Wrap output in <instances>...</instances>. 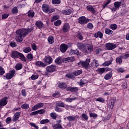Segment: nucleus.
Returning a JSON list of instances; mask_svg holds the SVG:
<instances>
[{"mask_svg":"<svg viewBox=\"0 0 129 129\" xmlns=\"http://www.w3.org/2000/svg\"><path fill=\"white\" fill-rule=\"evenodd\" d=\"M52 127L54 129H62L63 127L61 125V124L57 123L56 124H52Z\"/></svg>","mask_w":129,"mask_h":129,"instance_id":"obj_26","label":"nucleus"},{"mask_svg":"<svg viewBox=\"0 0 129 129\" xmlns=\"http://www.w3.org/2000/svg\"><path fill=\"white\" fill-rule=\"evenodd\" d=\"M9 18V14H4L2 15V19H8Z\"/></svg>","mask_w":129,"mask_h":129,"instance_id":"obj_64","label":"nucleus"},{"mask_svg":"<svg viewBox=\"0 0 129 129\" xmlns=\"http://www.w3.org/2000/svg\"><path fill=\"white\" fill-rule=\"evenodd\" d=\"M23 68V64L21 63H17L15 66V69L16 70H21Z\"/></svg>","mask_w":129,"mask_h":129,"instance_id":"obj_38","label":"nucleus"},{"mask_svg":"<svg viewBox=\"0 0 129 129\" xmlns=\"http://www.w3.org/2000/svg\"><path fill=\"white\" fill-rule=\"evenodd\" d=\"M31 49L30 47H26L23 48V52H24V53H29V52H31Z\"/></svg>","mask_w":129,"mask_h":129,"instance_id":"obj_44","label":"nucleus"},{"mask_svg":"<svg viewBox=\"0 0 129 129\" xmlns=\"http://www.w3.org/2000/svg\"><path fill=\"white\" fill-rule=\"evenodd\" d=\"M66 90L67 91H70V92H77L79 89L77 87H68Z\"/></svg>","mask_w":129,"mask_h":129,"instance_id":"obj_12","label":"nucleus"},{"mask_svg":"<svg viewBox=\"0 0 129 129\" xmlns=\"http://www.w3.org/2000/svg\"><path fill=\"white\" fill-rule=\"evenodd\" d=\"M96 101H99V102H103L105 101L104 99L103 98L99 97L96 100Z\"/></svg>","mask_w":129,"mask_h":129,"instance_id":"obj_59","label":"nucleus"},{"mask_svg":"<svg viewBox=\"0 0 129 129\" xmlns=\"http://www.w3.org/2000/svg\"><path fill=\"white\" fill-rule=\"evenodd\" d=\"M78 23L80 24V25H85V24H87L89 22H90V19L86 18L85 16H82L78 18Z\"/></svg>","mask_w":129,"mask_h":129,"instance_id":"obj_4","label":"nucleus"},{"mask_svg":"<svg viewBox=\"0 0 129 129\" xmlns=\"http://www.w3.org/2000/svg\"><path fill=\"white\" fill-rule=\"evenodd\" d=\"M87 28L90 29H92L93 28V24H92L91 23H89L87 24Z\"/></svg>","mask_w":129,"mask_h":129,"instance_id":"obj_63","label":"nucleus"},{"mask_svg":"<svg viewBox=\"0 0 129 129\" xmlns=\"http://www.w3.org/2000/svg\"><path fill=\"white\" fill-rule=\"evenodd\" d=\"M35 65H36V66H37V67H46V66H47L46 65V63H44L41 61H37L35 63Z\"/></svg>","mask_w":129,"mask_h":129,"instance_id":"obj_23","label":"nucleus"},{"mask_svg":"<svg viewBox=\"0 0 129 129\" xmlns=\"http://www.w3.org/2000/svg\"><path fill=\"white\" fill-rule=\"evenodd\" d=\"M77 37L80 40H83V37L82 36V34H81V33H79L77 34Z\"/></svg>","mask_w":129,"mask_h":129,"instance_id":"obj_53","label":"nucleus"},{"mask_svg":"<svg viewBox=\"0 0 129 129\" xmlns=\"http://www.w3.org/2000/svg\"><path fill=\"white\" fill-rule=\"evenodd\" d=\"M121 6V2H116L114 3V8L111 9V12H116Z\"/></svg>","mask_w":129,"mask_h":129,"instance_id":"obj_7","label":"nucleus"},{"mask_svg":"<svg viewBox=\"0 0 129 129\" xmlns=\"http://www.w3.org/2000/svg\"><path fill=\"white\" fill-rule=\"evenodd\" d=\"M89 116L90 117H93L94 119H95V118H96L97 116H98V115H97V114L95 113L90 112L89 113Z\"/></svg>","mask_w":129,"mask_h":129,"instance_id":"obj_39","label":"nucleus"},{"mask_svg":"<svg viewBox=\"0 0 129 129\" xmlns=\"http://www.w3.org/2000/svg\"><path fill=\"white\" fill-rule=\"evenodd\" d=\"M52 4L53 5H60L61 4V1L60 0H52Z\"/></svg>","mask_w":129,"mask_h":129,"instance_id":"obj_48","label":"nucleus"},{"mask_svg":"<svg viewBox=\"0 0 129 129\" xmlns=\"http://www.w3.org/2000/svg\"><path fill=\"white\" fill-rule=\"evenodd\" d=\"M111 77H112V74H111V73H109L104 76V79H105V80H109Z\"/></svg>","mask_w":129,"mask_h":129,"instance_id":"obj_31","label":"nucleus"},{"mask_svg":"<svg viewBox=\"0 0 129 129\" xmlns=\"http://www.w3.org/2000/svg\"><path fill=\"white\" fill-rule=\"evenodd\" d=\"M43 61L44 63H46V64H48V65L51 64L52 62H53V58L51 57V56H45V57L43 58Z\"/></svg>","mask_w":129,"mask_h":129,"instance_id":"obj_9","label":"nucleus"},{"mask_svg":"<svg viewBox=\"0 0 129 129\" xmlns=\"http://www.w3.org/2000/svg\"><path fill=\"white\" fill-rule=\"evenodd\" d=\"M76 118L74 116H69L67 117V119H68V120H69V121H73L75 120Z\"/></svg>","mask_w":129,"mask_h":129,"instance_id":"obj_45","label":"nucleus"},{"mask_svg":"<svg viewBox=\"0 0 129 129\" xmlns=\"http://www.w3.org/2000/svg\"><path fill=\"white\" fill-rule=\"evenodd\" d=\"M54 62L57 65H61V64H62V57L59 56L57 57L55 59Z\"/></svg>","mask_w":129,"mask_h":129,"instance_id":"obj_24","label":"nucleus"},{"mask_svg":"<svg viewBox=\"0 0 129 129\" xmlns=\"http://www.w3.org/2000/svg\"><path fill=\"white\" fill-rule=\"evenodd\" d=\"M63 61L66 63H67V62H73V61H74V58L72 57H69L64 58L63 59Z\"/></svg>","mask_w":129,"mask_h":129,"instance_id":"obj_29","label":"nucleus"},{"mask_svg":"<svg viewBox=\"0 0 129 129\" xmlns=\"http://www.w3.org/2000/svg\"><path fill=\"white\" fill-rule=\"evenodd\" d=\"M47 40L49 44H53L54 43V37L53 36H49Z\"/></svg>","mask_w":129,"mask_h":129,"instance_id":"obj_35","label":"nucleus"},{"mask_svg":"<svg viewBox=\"0 0 129 129\" xmlns=\"http://www.w3.org/2000/svg\"><path fill=\"white\" fill-rule=\"evenodd\" d=\"M60 18V16L58 15H55L52 17L51 19V22H54V21H56V20H59Z\"/></svg>","mask_w":129,"mask_h":129,"instance_id":"obj_49","label":"nucleus"},{"mask_svg":"<svg viewBox=\"0 0 129 129\" xmlns=\"http://www.w3.org/2000/svg\"><path fill=\"white\" fill-rule=\"evenodd\" d=\"M55 106H57L58 107H65V103L62 101H59L55 102Z\"/></svg>","mask_w":129,"mask_h":129,"instance_id":"obj_19","label":"nucleus"},{"mask_svg":"<svg viewBox=\"0 0 129 129\" xmlns=\"http://www.w3.org/2000/svg\"><path fill=\"white\" fill-rule=\"evenodd\" d=\"M110 28L113 31H114L117 29V25L115 24H111L110 26Z\"/></svg>","mask_w":129,"mask_h":129,"instance_id":"obj_36","label":"nucleus"},{"mask_svg":"<svg viewBox=\"0 0 129 129\" xmlns=\"http://www.w3.org/2000/svg\"><path fill=\"white\" fill-rule=\"evenodd\" d=\"M116 100L115 99H111L109 101L108 107L110 109H113L114 106V104L115 103Z\"/></svg>","mask_w":129,"mask_h":129,"instance_id":"obj_11","label":"nucleus"},{"mask_svg":"<svg viewBox=\"0 0 129 129\" xmlns=\"http://www.w3.org/2000/svg\"><path fill=\"white\" fill-rule=\"evenodd\" d=\"M11 57L12 58H13V59H17V58L20 57L22 61H23L24 62H26V61H27L25 55H24L23 53L19 52L18 51H17L16 50L12 51Z\"/></svg>","mask_w":129,"mask_h":129,"instance_id":"obj_2","label":"nucleus"},{"mask_svg":"<svg viewBox=\"0 0 129 129\" xmlns=\"http://www.w3.org/2000/svg\"><path fill=\"white\" fill-rule=\"evenodd\" d=\"M82 73V70H78L77 71L74 72L73 74L75 76H77L78 75H80Z\"/></svg>","mask_w":129,"mask_h":129,"instance_id":"obj_43","label":"nucleus"},{"mask_svg":"<svg viewBox=\"0 0 129 129\" xmlns=\"http://www.w3.org/2000/svg\"><path fill=\"white\" fill-rule=\"evenodd\" d=\"M37 112L38 114H43V113H45V110L44 109L38 110Z\"/></svg>","mask_w":129,"mask_h":129,"instance_id":"obj_62","label":"nucleus"},{"mask_svg":"<svg viewBox=\"0 0 129 129\" xmlns=\"http://www.w3.org/2000/svg\"><path fill=\"white\" fill-rule=\"evenodd\" d=\"M50 116L52 119H56L57 118V114L55 112H51L50 114Z\"/></svg>","mask_w":129,"mask_h":129,"instance_id":"obj_37","label":"nucleus"},{"mask_svg":"<svg viewBox=\"0 0 129 129\" xmlns=\"http://www.w3.org/2000/svg\"><path fill=\"white\" fill-rule=\"evenodd\" d=\"M6 104H8V97H5L0 100V107L5 106Z\"/></svg>","mask_w":129,"mask_h":129,"instance_id":"obj_13","label":"nucleus"},{"mask_svg":"<svg viewBox=\"0 0 129 129\" xmlns=\"http://www.w3.org/2000/svg\"><path fill=\"white\" fill-rule=\"evenodd\" d=\"M34 30V26L31 25L30 28H23L20 30H18L16 31V36L15 39L17 42L19 43H22L23 42V37H26L29 33H31Z\"/></svg>","mask_w":129,"mask_h":129,"instance_id":"obj_1","label":"nucleus"},{"mask_svg":"<svg viewBox=\"0 0 129 129\" xmlns=\"http://www.w3.org/2000/svg\"><path fill=\"white\" fill-rule=\"evenodd\" d=\"M93 62L97 68L98 67V66H99V64H98V61H97V60L95 59H93Z\"/></svg>","mask_w":129,"mask_h":129,"instance_id":"obj_61","label":"nucleus"},{"mask_svg":"<svg viewBox=\"0 0 129 129\" xmlns=\"http://www.w3.org/2000/svg\"><path fill=\"white\" fill-rule=\"evenodd\" d=\"M54 110L57 112H62L63 111V110H62V108H59V107L57 106H55L54 108Z\"/></svg>","mask_w":129,"mask_h":129,"instance_id":"obj_50","label":"nucleus"},{"mask_svg":"<svg viewBox=\"0 0 129 129\" xmlns=\"http://www.w3.org/2000/svg\"><path fill=\"white\" fill-rule=\"evenodd\" d=\"M78 47L80 50H82V51L84 52V50L85 49V47H86V46H85V44L83 43H78Z\"/></svg>","mask_w":129,"mask_h":129,"instance_id":"obj_25","label":"nucleus"},{"mask_svg":"<svg viewBox=\"0 0 129 129\" xmlns=\"http://www.w3.org/2000/svg\"><path fill=\"white\" fill-rule=\"evenodd\" d=\"M22 95L24 96V97H26L27 96V93L26 92V90L22 89L21 91Z\"/></svg>","mask_w":129,"mask_h":129,"instance_id":"obj_57","label":"nucleus"},{"mask_svg":"<svg viewBox=\"0 0 129 129\" xmlns=\"http://www.w3.org/2000/svg\"><path fill=\"white\" fill-rule=\"evenodd\" d=\"M43 12L44 13H49L50 12V7L47 4H43L42 6Z\"/></svg>","mask_w":129,"mask_h":129,"instance_id":"obj_15","label":"nucleus"},{"mask_svg":"<svg viewBox=\"0 0 129 129\" xmlns=\"http://www.w3.org/2000/svg\"><path fill=\"white\" fill-rule=\"evenodd\" d=\"M67 49H68V45L66 44L62 43L60 45V51L61 53H65Z\"/></svg>","mask_w":129,"mask_h":129,"instance_id":"obj_14","label":"nucleus"},{"mask_svg":"<svg viewBox=\"0 0 129 129\" xmlns=\"http://www.w3.org/2000/svg\"><path fill=\"white\" fill-rule=\"evenodd\" d=\"M69 29H70V25L68 23H65L62 26V31L64 33H67L69 31Z\"/></svg>","mask_w":129,"mask_h":129,"instance_id":"obj_16","label":"nucleus"},{"mask_svg":"<svg viewBox=\"0 0 129 129\" xmlns=\"http://www.w3.org/2000/svg\"><path fill=\"white\" fill-rule=\"evenodd\" d=\"M63 15H69L71 14V10L70 9L65 10L62 11Z\"/></svg>","mask_w":129,"mask_h":129,"instance_id":"obj_41","label":"nucleus"},{"mask_svg":"<svg viewBox=\"0 0 129 129\" xmlns=\"http://www.w3.org/2000/svg\"><path fill=\"white\" fill-rule=\"evenodd\" d=\"M27 16L30 18V19H33L35 16V12H33L32 11H29Z\"/></svg>","mask_w":129,"mask_h":129,"instance_id":"obj_30","label":"nucleus"},{"mask_svg":"<svg viewBox=\"0 0 129 129\" xmlns=\"http://www.w3.org/2000/svg\"><path fill=\"white\" fill-rule=\"evenodd\" d=\"M10 46L12 47V48H16V47H17V43L14 41H12L10 43Z\"/></svg>","mask_w":129,"mask_h":129,"instance_id":"obj_55","label":"nucleus"},{"mask_svg":"<svg viewBox=\"0 0 129 129\" xmlns=\"http://www.w3.org/2000/svg\"><path fill=\"white\" fill-rule=\"evenodd\" d=\"M111 64V61H105L104 63L103 64V66L104 67H106V66H109V65Z\"/></svg>","mask_w":129,"mask_h":129,"instance_id":"obj_54","label":"nucleus"},{"mask_svg":"<svg viewBox=\"0 0 129 129\" xmlns=\"http://www.w3.org/2000/svg\"><path fill=\"white\" fill-rule=\"evenodd\" d=\"M82 117L84 118L85 120H86V121L88 120V116L86 115V114L85 113H83L82 114Z\"/></svg>","mask_w":129,"mask_h":129,"instance_id":"obj_52","label":"nucleus"},{"mask_svg":"<svg viewBox=\"0 0 129 129\" xmlns=\"http://www.w3.org/2000/svg\"><path fill=\"white\" fill-rule=\"evenodd\" d=\"M78 98L76 97H74L73 98H68L65 99V101H66V102H72L73 100H76Z\"/></svg>","mask_w":129,"mask_h":129,"instance_id":"obj_33","label":"nucleus"},{"mask_svg":"<svg viewBox=\"0 0 129 129\" xmlns=\"http://www.w3.org/2000/svg\"><path fill=\"white\" fill-rule=\"evenodd\" d=\"M106 48L110 51L111 50H113L116 48L117 46L116 44L112 43H107L105 44Z\"/></svg>","mask_w":129,"mask_h":129,"instance_id":"obj_5","label":"nucleus"},{"mask_svg":"<svg viewBox=\"0 0 129 129\" xmlns=\"http://www.w3.org/2000/svg\"><path fill=\"white\" fill-rule=\"evenodd\" d=\"M58 87L61 89H66L67 88V84L65 82H61L58 84Z\"/></svg>","mask_w":129,"mask_h":129,"instance_id":"obj_22","label":"nucleus"},{"mask_svg":"<svg viewBox=\"0 0 129 129\" xmlns=\"http://www.w3.org/2000/svg\"><path fill=\"white\" fill-rule=\"evenodd\" d=\"M87 10L89 11V12H90V13H92V14H93L95 15V14H96V11L92 6H88L87 7Z\"/></svg>","mask_w":129,"mask_h":129,"instance_id":"obj_18","label":"nucleus"},{"mask_svg":"<svg viewBox=\"0 0 129 129\" xmlns=\"http://www.w3.org/2000/svg\"><path fill=\"white\" fill-rule=\"evenodd\" d=\"M105 33L107 35H111L113 33V31L108 28H105Z\"/></svg>","mask_w":129,"mask_h":129,"instance_id":"obj_34","label":"nucleus"},{"mask_svg":"<svg viewBox=\"0 0 129 129\" xmlns=\"http://www.w3.org/2000/svg\"><path fill=\"white\" fill-rule=\"evenodd\" d=\"M5 77L6 78V79H8V80L12 79V78H13L11 75V74L9 73L6 75Z\"/></svg>","mask_w":129,"mask_h":129,"instance_id":"obj_60","label":"nucleus"},{"mask_svg":"<svg viewBox=\"0 0 129 129\" xmlns=\"http://www.w3.org/2000/svg\"><path fill=\"white\" fill-rule=\"evenodd\" d=\"M43 106L44 103H39L35 105L33 107H32L31 110L32 111H35V110H37V109H38V108H41V107H43Z\"/></svg>","mask_w":129,"mask_h":129,"instance_id":"obj_10","label":"nucleus"},{"mask_svg":"<svg viewBox=\"0 0 129 129\" xmlns=\"http://www.w3.org/2000/svg\"><path fill=\"white\" fill-rule=\"evenodd\" d=\"M50 122V120L48 119H42L40 121L41 124H45V123H48Z\"/></svg>","mask_w":129,"mask_h":129,"instance_id":"obj_42","label":"nucleus"},{"mask_svg":"<svg viewBox=\"0 0 129 129\" xmlns=\"http://www.w3.org/2000/svg\"><path fill=\"white\" fill-rule=\"evenodd\" d=\"M47 71H49V72H51V73L53 72H55L57 70V67L55 65H51L49 66L46 68Z\"/></svg>","mask_w":129,"mask_h":129,"instance_id":"obj_8","label":"nucleus"},{"mask_svg":"<svg viewBox=\"0 0 129 129\" xmlns=\"http://www.w3.org/2000/svg\"><path fill=\"white\" fill-rule=\"evenodd\" d=\"M116 63L117 64H119V65H120L121 63H122V56L120 55L119 57H117L116 58Z\"/></svg>","mask_w":129,"mask_h":129,"instance_id":"obj_27","label":"nucleus"},{"mask_svg":"<svg viewBox=\"0 0 129 129\" xmlns=\"http://www.w3.org/2000/svg\"><path fill=\"white\" fill-rule=\"evenodd\" d=\"M19 11L18 10V8H17V7H14L12 9V13L13 15H17V14H18Z\"/></svg>","mask_w":129,"mask_h":129,"instance_id":"obj_40","label":"nucleus"},{"mask_svg":"<svg viewBox=\"0 0 129 129\" xmlns=\"http://www.w3.org/2000/svg\"><path fill=\"white\" fill-rule=\"evenodd\" d=\"M26 58L29 59V61H32L34 59V56L31 53H29L26 56Z\"/></svg>","mask_w":129,"mask_h":129,"instance_id":"obj_32","label":"nucleus"},{"mask_svg":"<svg viewBox=\"0 0 129 129\" xmlns=\"http://www.w3.org/2000/svg\"><path fill=\"white\" fill-rule=\"evenodd\" d=\"M105 68H98L97 70V71L98 72V74H100V75H101L103 74L105 72Z\"/></svg>","mask_w":129,"mask_h":129,"instance_id":"obj_28","label":"nucleus"},{"mask_svg":"<svg viewBox=\"0 0 129 129\" xmlns=\"http://www.w3.org/2000/svg\"><path fill=\"white\" fill-rule=\"evenodd\" d=\"M6 73V71H5V69L3 68V67H0V75H4Z\"/></svg>","mask_w":129,"mask_h":129,"instance_id":"obj_51","label":"nucleus"},{"mask_svg":"<svg viewBox=\"0 0 129 129\" xmlns=\"http://www.w3.org/2000/svg\"><path fill=\"white\" fill-rule=\"evenodd\" d=\"M101 52H102V49H101V48H97L95 50V53L98 54H100Z\"/></svg>","mask_w":129,"mask_h":129,"instance_id":"obj_56","label":"nucleus"},{"mask_svg":"<svg viewBox=\"0 0 129 129\" xmlns=\"http://www.w3.org/2000/svg\"><path fill=\"white\" fill-rule=\"evenodd\" d=\"M92 51H93V46L91 44H87L85 47L84 52L88 54H90Z\"/></svg>","mask_w":129,"mask_h":129,"instance_id":"obj_6","label":"nucleus"},{"mask_svg":"<svg viewBox=\"0 0 129 129\" xmlns=\"http://www.w3.org/2000/svg\"><path fill=\"white\" fill-rule=\"evenodd\" d=\"M89 63H90V58H87L85 61H80L78 64H81L85 69L86 70H91V67H89Z\"/></svg>","mask_w":129,"mask_h":129,"instance_id":"obj_3","label":"nucleus"},{"mask_svg":"<svg viewBox=\"0 0 129 129\" xmlns=\"http://www.w3.org/2000/svg\"><path fill=\"white\" fill-rule=\"evenodd\" d=\"M30 107V105L27 103L23 104L21 106V108L23 109H28Z\"/></svg>","mask_w":129,"mask_h":129,"instance_id":"obj_46","label":"nucleus"},{"mask_svg":"<svg viewBox=\"0 0 129 129\" xmlns=\"http://www.w3.org/2000/svg\"><path fill=\"white\" fill-rule=\"evenodd\" d=\"M20 115H21V112H16L13 118V121H17L19 118H20Z\"/></svg>","mask_w":129,"mask_h":129,"instance_id":"obj_20","label":"nucleus"},{"mask_svg":"<svg viewBox=\"0 0 129 129\" xmlns=\"http://www.w3.org/2000/svg\"><path fill=\"white\" fill-rule=\"evenodd\" d=\"M94 37L95 38H98L99 37L100 39H102L103 38V34L100 31H98L94 34Z\"/></svg>","mask_w":129,"mask_h":129,"instance_id":"obj_21","label":"nucleus"},{"mask_svg":"<svg viewBox=\"0 0 129 129\" xmlns=\"http://www.w3.org/2000/svg\"><path fill=\"white\" fill-rule=\"evenodd\" d=\"M9 73L12 77H14V76L15 75V74H16V71H15V70H12L9 72Z\"/></svg>","mask_w":129,"mask_h":129,"instance_id":"obj_58","label":"nucleus"},{"mask_svg":"<svg viewBox=\"0 0 129 129\" xmlns=\"http://www.w3.org/2000/svg\"><path fill=\"white\" fill-rule=\"evenodd\" d=\"M35 25L38 29H43L44 28V23L40 21H37L35 23Z\"/></svg>","mask_w":129,"mask_h":129,"instance_id":"obj_17","label":"nucleus"},{"mask_svg":"<svg viewBox=\"0 0 129 129\" xmlns=\"http://www.w3.org/2000/svg\"><path fill=\"white\" fill-rule=\"evenodd\" d=\"M61 24H62V22H61V20H57L56 21L54 22V25L56 27H58V26H60L61 25Z\"/></svg>","mask_w":129,"mask_h":129,"instance_id":"obj_47","label":"nucleus"}]
</instances>
